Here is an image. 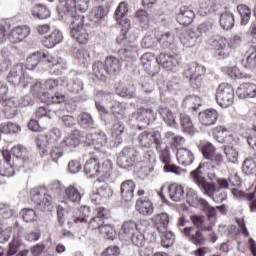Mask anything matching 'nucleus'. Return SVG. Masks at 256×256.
<instances>
[{
	"label": "nucleus",
	"mask_w": 256,
	"mask_h": 256,
	"mask_svg": "<svg viewBox=\"0 0 256 256\" xmlns=\"http://www.w3.org/2000/svg\"><path fill=\"white\" fill-rule=\"evenodd\" d=\"M137 160V151L133 148H124L117 158V165L120 169H129Z\"/></svg>",
	"instance_id": "10"
},
{
	"label": "nucleus",
	"mask_w": 256,
	"mask_h": 256,
	"mask_svg": "<svg viewBox=\"0 0 256 256\" xmlns=\"http://www.w3.org/2000/svg\"><path fill=\"white\" fill-rule=\"evenodd\" d=\"M19 249H21V242L19 239L13 238L9 243V248L7 250L6 256H13L19 253Z\"/></svg>",
	"instance_id": "61"
},
{
	"label": "nucleus",
	"mask_w": 256,
	"mask_h": 256,
	"mask_svg": "<svg viewBox=\"0 0 256 256\" xmlns=\"http://www.w3.org/2000/svg\"><path fill=\"white\" fill-rule=\"evenodd\" d=\"M50 191L56 193L55 195L47 193L45 187H38L34 189V203L38 206V209L43 211L45 207H49L53 201H55V197H59L61 195V190L63 186H61V182L53 181L50 185Z\"/></svg>",
	"instance_id": "1"
},
{
	"label": "nucleus",
	"mask_w": 256,
	"mask_h": 256,
	"mask_svg": "<svg viewBox=\"0 0 256 256\" xmlns=\"http://www.w3.org/2000/svg\"><path fill=\"white\" fill-rule=\"evenodd\" d=\"M216 101L222 109L231 107L235 101V91L233 87L227 83L220 84L216 92Z\"/></svg>",
	"instance_id": "5"
},
{
	"label": "nucleus",
	"mask_w": 256,
	"mask_h": 256,
	"mask_svg": "<svg viewBox=\"0 0 256 256\" xmlns=\"http://www.w3.org/2000/svg\"><path fill=\"white\" fill-rule=\"evenodd\" d=\"M31 71H33L32 65L26 64L25 69H23V65L17 64L10 70L7 80L12 85L23 83V86L27 87V84L31 83Z\"/></svg>",
	"instance_id": "2"
},
{
	"label": "nucleus",
	"mask_w": 256,
	"mask_h": 256,
	"mask_svg": "<svg viewBox=\"0 0 256 256\" xmlns=\"http://www.w3.org/2000/svg\"><path fill=\"white\" fill-rule=\"evenodd\" d=\"M159 37H161L160 31L155 30L148 32L142 39V47H144V49H151L153 47H157V45L159 44Z\"/></svg>",
	"instance_id": "22"
},
{
	"label": "nucleus",
	"mask_w": 256,
	"mask_h": 256,
	"mask_svg": "<svg viewBox=\"0 0 256 256\" xmlns=\"http://www.w3.org/2000/svg\"><path fill=\"white\" fill-rule=\"evenodd\" d=\"M121 197L124 201H133L135 197V182L133 180H125L120 185Z\"/></svg>",
	"instance_id": "17"
},
{
	"label": "nucleus",
	"mask_w": 256,
	"mask_h": 256,
	"mask_svg": "<svg viewBox=\"0 0 256 256\" xmlns=\"http://www.w3.org/2000/svg\"><path fill=\"white\" fill-rule=\"evenodd\" d=\"M234 199H243L244 201H251L255 197V192L245 193L237 188L231 190Z\"/></svg>",
	"instance_id": "56"
},
{
	"label": "nucleus",
	"mask_w": 256,
	"mask_h": 256,
	"mask_svg": "<svg viewBox=\"0 0 256 256\" xmlns=\"http://www.w3.org/2000/svg\"><path fill=\"white\" fill-rule=\"evenodd\" d=\"M174 241H175V234H173V232H165L161 236V245H162V247H165L166 249L168 247H171V245H173Z\"/></svg>",
	"instance_id": "62"
},
{
	"label": "nucleus",
	"mask_w": 256,
	"mask_h": 256,
	"mask_svg": "<svg viewBox=\"0 0 256 256\" xmlns=\"http://www.w3.org/2000/svg\"><path fill=\"white\" fill-rule=\"evenodd\" d=\"M195 19V12L188 6H182L176 15V21L180 25H191Z\"/></svg>",
	"instance_id": "15"
},
{
	"label": "nucleus",
	"mask_w": 256,
	"mask_h": 256,
	"mask_svg": "<svg viewBox=\"0 0 256 256\" xmlns=\"http://www.w3.org/2000/svg\"><path fill=\"white\" fill-rule=\"evenodd\" d=\"M158 43H160V45H162L164 49L169 48L170 45H173V43H175V34L171 32H160V36L158 37Z\"/></svg>",
	"instance_id": "41"
},
{
	"label": "nucleus",
	"mask_w": 256,
	"mask_h": 256,
	"mask_svg": "<svg viewBox=\"0 0 256 256\" xmlns=\"http://www.w3.org/2000/svg\"><path fill=\"white\" fill-rule=\"evenodd\" d=\"M183 105L192 109V111H197L201 107V98L198 96H187L183 101Z\"/></svg>",
	"instance_id": "45"
},
{
	"label": "nucleus",
	"mask_w": 256,
	"mask_h": 256,
	"mask_svg": "<svg viewBox=\"0 0 256 256\" xmlns=\"http://www.w3.org/2000/svg\"><path fill=\"white\" fill-rule=\"evenodd\" d=\"M135 222L134 221H126L122 224L120 235L123 239H127V237H131V235H135Z\"/></svg>",
	"instance_id": "42"
},
{
	"label": "nucleus",
	"mask_w": 256,
	"mask_h": 256,
	"mask_svg": "<svg viewBox=\"0 0 256 256\" xmlns=\"http://www.w3.org/2000/svg\"><path fill=\"white\" fill-rule=\"evenodd\" d=\"M139 139L142 147H150L153 142L157 145V140L158 143H161V133L159 131L153 133L144 132L139 136Z\"/></svg>",
	"instance_id": "25"
},
{
	"label": "nucleus",
	"mask_w": 256,
	"mask_h": 256,
	"mask_svg": "<svg viewBox=\"0 0 256 256\" xmlns=\"http://www.w3.org/2000/svg\"><path fill=\"white\" fill-rule=\"evenodd\" d=\"M14 211L9 204L0 203V217L2 219H11L14 215Z\"/></svg>",
	"instance_id": "59"
},
{
	"label": "nucleus",
	"mask_w": 256,
	"mask_h": 256,
	"mask_svg": "<svg viewBox=\"0 0 256 256\" xmlns=\"http://www.w3.org/2000/svg\"><path fill=\"white\" fill-rule=\"evenodd\" d=\"M93 73L95 75V77H97V79H100V81H105V79H107V67L105 66V64H103V62L100 61H96L93 64Z\"/></svg>",
	"instance_id": "38"
},
{
	"label": "nucleus",
	"mask_w": 256,
	"mask_h": 256,
	"mask_svg": "<svg viewBox=\"0 0 256 256\" xmlns=\"http://www.w3.org/2000/svg\"><path fill=\"white\" fill-rule=\"evenodd\" d=\"M185 225H187V219H185V216H181L177 223L180 233L187 237L194 245H203V243H205L203 234L199 230L195 231L194 227H185Z\"/></svg>",
	"instance_id": "6"
},
{
	"label": "nucleus",
	"mask_w": 256,
	"mask_h": 256,
	"mask_svg": "<svg viewBox=\"0 0 256 256\" xmlns=\"http://www.w3.org/2000/svg\"><path fill=\"white\" fill-rule=\"evenodd\" d=\"M235 25V16L231 12H224L220 15V27L224 29V31H229V29H233Z\"/></svg>",
	"instance_id": "33"
},
{
	"label": "nucleus",
	"mask_w": 256,
	"mask_h": 256,
	"mask_svg": "<svg viewBox=\"0 0 256 256\" xmlns=\"http://www.w3.org/2000/svg\"><path fill=\"white\" fill-rule=\"evenodd\" d=\"M116 93L120 97H135V86L133 85H128L125 86L123 84H119L118 87H116Z\"/></svg>",
	"instance_id": "44"
},
{
	"label": "nucleus",
	"mask_w": 256,
	"mask_h": 256,
	"mask_svg": "<svg viewBox=\"0 0 256 256\" xmlns=\"http://www.w3.org/2000/svg\"><path fill=\"white\" fill-rule=\"evenodd\" d=\"M238 13L241 17V25H247L251 20V9L247 7V5H238L237 7Z\"/></svg>",
	"instance_id": "48"
},
{
	"label": "nucleus",
	"mask_w": 256,
	"mask_h": 256,
	"mask_svg": "<svg viewBox=\"0 0 256 256\" xmlns=\"http://www.w3.org/2000/svg\"><path fill=\"white\" fill-rule=\"evenodd\" d=\"M118 55L122 61H133L135 55H137V46L131 45L127 48L118 50Z\"/></svg>",
	"instance_id": "37"
},
{
	"label": "nucleus",
	"mask_w": 256,
	"mask_h": 256,
	"mask_svg": "<svg viewBox=\"0 0 256 256\" xmlns=\"http://www.w3.org/2000/svg\"><path fill=\"white\" fill-rule=\"evenodd\" d=\"M158 111L163 121L168 124V127H175V116H173V112L169 108L161 107Z\"/></svg>",
	"instance_id": "43"
},
{
	"label": "nucleus",
	"mask_w": 256,
	"mask_h": 256,
	"mask_svg": "<svg viewBox=\"0 0 256 256\" xmlns=\"http://www.w3.org/2000/svg\"><path fill=\"white\" fill-rule=\"evenodd\" d=\"M4 108H3V113L7 119H13L15 115H17V107L18 104L15 100L13 99H8L3 102Z\"/></svg>",
	"instance_id": "35"
},
{
	"label": "nucleus",
	"mask_w": 256,
	"mask_h": 256,
	"mask_svg": "<svg viewBox=\"0 0 256 256\" xmlns=\"http://www.w3.org/2000/svg\"><path fill=\"white\" fill-rule=\"evenodd\" d=\"M103 219H109V210L103 207L96 208V216L89 221V229H92V231L98 229L99 231L103 226Z\"/></svg>",
	"instance_id": "12"
},
{
	"label": "nucleus",
	"mask_w": 256,
	"mask_h": 256,
	"mask_svg": "<svg viewBox=\"0 0 256 256\" xmlns=\"http://www.w3.org/2000/svg\"><path fill=\"white\" fill-rule=\"evenodd\" d=\"M224 153L229 163H237L239 159V152L233 146L224 147Z\"/></svg>",
	"instance_id": "54"
},
{
	"label": "nucleus",
	"mask_w": 256,
	"mask_h": 256,
	"mask_svg": "<svg viewBox=\"0 0 256 256\" xmlns=\"http://www.w3.org/2000/svg\"><path fill=\"white\" fill-rule=\"evenodd\" d=\"M125 111H127V106L125 103H121L118 101H113L112 105L110 106V113L121 121V119H125Z\"/></svg>",
	"instance_id": "30"
},
{
	"label": "nucleus",
	"mask_w": 256,
	"mask_h": 256,
	"mask_svg": "<svg viewBox=\"0 0 256 256\" xmlns=\"http://www.w3.org/2000/svg\"><path fill=\"white\" fill-rule=\"evenodd\" d=\"M218 113L215 109H207L204 112L199 113V121L205 127H209L211 125H215L217 123Z\"/></svg>",
	"instance_id": "21"
},
{
	"label": "nucleus",
	"mask_w": 256,
	"mask_h": 256,
	"mask_svg": "<svg viewBox=\"0 0 256 256\" xmlns=\"http://www.w3.org/2000/svg\"><path fill=\"white\" fill-rule=\"evenodd\" d=\"M242 67L247 71H255L256 69V46H252L247 51L246 58L242 60Z\"/></svg>",
	"instance_id": "27"
},
{
	"label": "nucleus",
	"mask_w": 256,
	"mask_h": 256,
	"mask_svg": "<svg viewBox=\"0 0 256 256\" xmlns=\"http://www.w3.org/2000/svg\"><path fill=\"white\" fill-rule=\"evenodd\" d=\"M242 171L246 173V175H253L256 173V163L253 158H248L244 161L242 166Z\"/></svg>",
	"instance_id": "57"
},
{
	"label": "nucleus",
	"mask_w": 256,
	"mask_h": 256,
	"mask_svg": "<svg viewBox=\"0 0 256 256\" xmlns=\"http://www.w3.org/2000/svg\"><path fill=\"white\" fill-rule=\"evenodd\" d=\"M0 175L2 177H13L15 175V168L11 162L0 161Z\"/></svg>",
	"instance_id": "47"
},
{
	"label": "nucleus",
	"mask_w": 256,
	"mask_h": 256,
	"mask_svg": "<svg viewBox=\"0 0 256 256\" xmlns=\"http://www.w3.org/2000/svg\"><path fill=\"white\" fill-rule=\"evenodd\" d=\"M81 135H79V130H74L73 133L64 139V145L66 147H78L81 143Z\"/></svg>",
	"instance_id": "46"
},
{
	"label": "nucleus",
	"mask_w": 256,
	"mask_h": 256,
	"mask_svg": "<svg viewBox=\"0 0 256 256\" xmlns=\"http://www.w3.org/2000/svg\"><path fill=\"white\" fill-rule=\"evenodd\" d=\"M113 173V163L111 160H104L101 165L98 164V177L109 179Z\"/></svg>",
	"instance_id": "34"
},
{
	"label": "nucleus",
	"mask_w": 256,
	"mask_h": 256,
	"mask_svg": "<svg viewBox=\"0 0 256 256\" xmlns=\"http://www.w3.org/2000/svg\"><path fill=\"white\" fill-rule=\"evenodd\" d=\"M105 66L108 75H113V73H119L121 71V61L114 56H109L106 58Z\"/></svg>",
	"instance_id": "32"
},
{
	"label": "nucleus",
	"mask_w": 256,
	"mask_h": 256,
	"mask_svg": "<svg viewBox=\"0 0 256 256\" xmlns=\"http://www.w3.org/2000/svg\"><path fill=\"white\" fill-rule=\"evenodd\" d=\"M89 3L91 0H66V6L71 19L83 15L82 13H87L89 9Z\"/></svg>",
	"instance_id": "8"
},
{
	"label": "nucleus",
	"mask_w": 256,
	"mask_h": 256,
	"mask_svg": "<svg viewBox=\"0 0 256 256\" xmlns=\"http://www.w3.org/2000/svg\"><path fill=\"white\" fill-rule=\"evenodd\" d=\"M67 89L71 93H79L83 91V81L78 78L72 79L67 83Z\"/></svg>",
	"instance_id": "55"
},
{
	"label": "nucleus",
	"mask_w": 256,
	"mask_h": 256,
	"mask_svg": "<svg viewBox=\"0 0 256 256\" xmlns=\"http://www.w3.org/2000/svg\"><path fill=\"white\" fill-rule=\"evenodd\" d=\"M86 139L88 143H92V145H95L96 143L101 146L107 145V136L105 135V133H102L101 131H99V133L88 134L86 136Z\"/></svg>",
	"instance_id": "39"
},
{
	"label": "nucleus",
	"mask_w": 256,
	"mask_h": 256,
	"mask_svg": "<svg viewBox=\"0 0 256 256\" xmlns=\"http://www.w3.org/2000/svg\"><path fill=\"white\" fill-rule=\"evenodd\" d=\"M200 34L192 30L184 31L180 34V42L183 47H195V45H199L201 43V39L199 38Z\"/></svg>",
	"instance_id": "14"
},
{
	"label": "nucleus",
	"mask_w": 256,
	"mask_h": 256,
	"mask_svg": "<svg viewBox=\"0 0 256 256\" xmlns=\"http://www.w3.org/2000/svg\"><path fill=\"white\" fill-rule=\"evenodd\" d=\"M211 45L212 47H214L215 53L220 59H227V57L231 55V42H229L227 38L222 36H216L213 39Z\"/></svg>",
	"instance_id": "9"
},
{
	"label": "nucleus",
	"mask_w": 256,
	"mask_h": 256,
	"mask_svg": "<svg viewBox=\"0 0 256 256\" xmlns=\"http://www.w3.org/2000/svg\"><path fill=\"white\" fill-rule=\"evenodd\" d=\"M212 134L218 143H225L227 136H230L229 130L227 129H214Z\"/></svg>",
	"instance_id": "60"
},
{
	"label": "nucleus",
	"mask_w": 256,
	"mask_h": 256,
	"mask_svg": "<svg viewBox=\"0 0 256 256\" xmlns=\"http://www.w3.org/2000/svg\"><path fill=\"white\" fill-rule=\"evenodd\" d=\"M99 233L104 239H115V228L111 224H102Z\"/></svg>",
	"instance_id": "50"
},
{
	"label": "nucleus",
	"mask_w": 256,
	"mask_h": 256,
	"mask_svg": "<svg viewBox=\"0 0 256 256\" xmlns=\"http://www.w3.org/2000/svg\"><path fill=\"white\" fill-rule=\"evenodd\" d=\"M154 221L157 225H162L163 229H167V227H169L171 218L169 217V214L162 212L154 216Z\"/></svg>",
	"instance_id": "53"
},
{
	"label": "nucleus",
	"mask_w": 256,
	"mask_h": 256,
	"mask_svg": "<svg viewBox=\"0 0 256 256\" xmlns=\"http://www.w3.org/2000/svg\"><path fill=\"white\" fill-rule=\"evenodd\" d=\"M109 13V10L105 6H95L91 9L89 13V19L93 23H99V21H102V19H105L107 17V14Z\"/></svg>",
	"instance_id": "28"
},
{
	"label": "nucleus",
	"mask_w": 256,
	"mask_h": 256,
	"mask_svg": "<svg viewBox=\"0 0 256 256\" xmlns=\"http://www.w3.org/2000/svg\"><path fill=\"white\" fill-rule=\"evenodd\" d=\"M127 13H129V8L126 2H120L115 11V20L122 28V35L117 38V43H125L127 40V33H129V28L131 27V22L127 19Z\"/></svg>",
	"instance_id": "4"
},
{
	"label": "nucleus",
	"mask_w": 256,
	"mask_h": 256,
	"mask_svg": "<svg viewBox=\"0 0 256 256\" xmlns=\"http://www.w3.org/2000/svg\"><path fill=\"white\" fill-rule=\"evenodd\" d=\"M65 196L68 201H71L72 203H79V201H81V192H79V190L73 185L66 188Z\"/></svg>",
	"instance_id": "40"
},
{
	"label": "nucleus",
	"mask_w": 256,
	"mask_h": 256,
	"mask_svg": "<svg viewBox=\"0 0 256 256\" xmlns=\"http://www.w3.org/2000/svg\"><path fill=\"white\" fill-rule=\"evenodd\" d=\"M85 16L78 15L74 19H71L70 22V35L77 43L85 45L89 41V34L84 27Z\"/></svg>",
	"instance_id": "3"
},
{
	"label": "nucleus",
	"mask_w": 256,
	"mask_h": 256,
	"mask_svg": "<svg viewBox=\"0 0 256 256\" xmlns=\"http://www.w3.org/2000/svg\"><path fill=\"white\" fill-rule=\"evenodd\" d=\"M156 151L159 153L160 161L164 163V165L171 163V152L169 151V146L167 143L163 142L162 140L159 142V140L156 138Z\"/></svg>",
	"instance_id": "26"
},
{
	"label": "nucleus",
	"mask_w": 256,
	"mask_h": 256,
	"mask_svg": "<svg viewBox=\"0 0 256 256\" xmlns=\"http://www.w3.org/2000/svg\"><path fill=\"white\" fill-rule=\"evenodd\" d=\"M153 202L147 198H140L136 202V210L141 215H153Z\"/></svg>",
	"instance_id": "29"
},
{
	"label": "nucleus",
	"mask_w": 256,
	"mask_h": 256,
	"mask_svg": "<svg viewBox=\"0 0 256 256\" xmlns=\"http://www.w3.org/2000/svg\"><path fill=\"white\" fill-rule=\"evenodd\" d=\"M236 95L239 99H256V84L255 83H243L237 90Z\"/></svg>",
	"instance_id": "16"
},
{
	"label": "nucleus",
	"mask_w": 256,
	"mask_h": 256,
	"mask_svg": "<svg viewBox=\"0 0 256 256\" xmlns=\"http://www.w3.org/2000/svg\"><path fill=\"white\" fill-rule=\"evenodd\" d=\"M34 13L38 17V19H49L51 17V11L47 9L45 5H35Z\"/></svg>",
	"instance_id": "51"
},
{
	"label": "nucleus",
	"mask_w": 256,
	"mask_h": 256,
	"mask_svg": "<svg viewBox=\"0 0 256 256\" xmlns=\"http://www.w3.org/2000/svg\"><path fill=\"white\" fill-rule=\"evenodd\" d=\"M79 214V216H77L74 219V222L76 223H87L88 219H89V213H90V208L87 206H82L80 208V210H77Z\"/></svg>",
	"instance_id": "58"
},
{
	"label": "nucleus",
	"mask_w": 256,
	"mask_h": 256,
	"mask_svg": "<svg viewBox=\"0 0 256 256\" xmlns=\"http://www.w3.org/2000/svg\"><path fill=\"white\" fill-rule=\"evenodd\" d=\"M191 177L193 182L202 190L204 195H207V197L212 199L217 187L215 186V183L207 181L205 175H203V172L201 171V165L195 171L191 172Z\"/></svg>",
	"instance_id": "7"
},
{
	"label": "nucleus",
	"mask_w": 256,
	"mask_h": 256,
	"mask_svg": "<svg viewBox=\"0 0 256 256\" xmlns=\"http://www.w3.org/2000/svg\"><path fill=\"white\" fill-rule=\"evenodd\" d=\"M84 173L88 177H99V161L97 158H91L84 165Z\"/></svg>",
	"instance_id": "31"
},
{
	"label": "nucleus",
	"mask_w": 256,
	"mask_h": 256,
	"mask_svg": "<svg viewBox=\"0 0 256 256\" xmlns=\"http://www.w3.org/2000/svg\"><path fill=\"white\" fill-rule=\"evenodd\" d=\"M29 33H31V28L28 26L15 27L8 34V41L10 43H21L23 39H27Z\"/></svg>",
	"instance_id": "13"
},
{
	"label": "nucleus",
	"mask_w": 256,
	"mask_h": 256,
	"mask_svg": "<svg viewBox=\"0 0 256 256\" xmlns=\"http://www.w3.org/2000/svg\"><path fill=\"white\" fill-rule=\"evenodd\" d=\"M157 59L158 58H156L151 52H147L142 55L141 63L149 75H153L155 73V67L157 66V63H159Z\"/></svg>",
	"instance_id": "18"
},
{
	"label": "nucleus",
	"mask_w": 256,
	"mask_h": 256,
	"mask_svg": "<svg viewBox=\"0 0 256 256\" xmlns=\"http://www.w3.org/2000/svg\"><path fill=\"white\" fill-rule=\"evenodd\" d=\"M63 42V32L59 30L52 31L47 37L42 41L44 47L47 49H53L56 45Z\"/></svg>",
	"instance_id": "19"
},
{
	"label": "nucleus",
	"mask_w": 256,
	"mask_h": 256,
	"mask_svg": "<svg viewBox=\"0 0 256 256\" xmlns=\"http://www.w3.org/2000/svg\"><path fill=\"white\" fill-rule=\"evenodd\" d=\"M79 125L84 129H87V127H91L93 125V118L91 117V114L87 112L82 113L80 115Z\"/></svg>",
	"instance_id": "64"
},
{
	"label": "nucleus",
	"mask_w": 256,
	"mask_h": 256,
	"mask_svg": "<svg viewBox=\"0 0 256 256\" xmlns=\"http://www.w3.org/2000/svg\"><path fill=\"white\" fill-rule=\"evenodd\" d=\"M48 63H51L52 65V71L53 73H55L56 75H59L63 69H65V62H63V59H55L53 57H49L47 58Z\"/></svg>",
	"instance_id": "49"
},
{
	"label": "nucleus",
	"mask_w": 256,
	"mask_h": 256,
	"mask_svg": "<svg viewBox=\"0 0 256 256\" xmlns=\"http://www.w3.org/2000/svg\"><path fill=\"white\" fill-rule=\"evenodd\" d=\"M190 219H191L194 227L199 229L198 231H200V232L201 231H208V233H211V231H213V226H211V225L206 226L205 216L192 215V216H190Z\"/></svg>",
	"instance_id": "36"
},
{
	"label": "nucleus",
	"mask_w": 256,
	"mask_h": 256,
	"mask_svg": "<svg viewBox=\"0 0 256 256\" xmlns=\"http://www.w3.org/2000/svg\"><path fill=\"white\" fill-rule=\"evenodd\" d=\"M179 55L177 54H169V53H160L157 62L158 65L167 69V71H173L177 65H179Z\"/></svg>",
	"instance_id": "11"
},
{
	"label": "nucleus",
	"mask_w": 256,
	"mask_h": 256,
	"mask_svg": "<svg viewBox=\"0 0 256 256\" xmlns=\"http://www.w3.org/2000/svg\"><path fill=\"white\" fill-rule=\"evenodd\" d=\"M151 115H153V109L140 108L133 114V117L136 121H145V119L151 117Z\"/></svg>",
	"instance_id": "52"
},
{
	"label": "nucleus",
	"mask_w": 256,
	"mask_h": 256,
	"mask_svg": "<svg viewBox=\"0 0 256 256\" xmlns=\"http://www.w3.org/2000/svg\"><path fill=\"white\" fill-rule=\"evenodd\" d=\"M11 154L16 157V159H22L24 165H29L31 157V152L24 145H16L11 148Z\"/></svg>",
	"instance_id": "23"
},
{
	"label": "nucleus",
	"mask_w": 256,
	"mask_h": 256,
	"mask_svg": "<svg viewBox=\"0 0 256 256\" xmlns=\"http://www.w3.org/2000/svg\"><path fill=\"white\" fill-rule=\"evenodd\" d=\"M169 197L172 201H183L185 199V188L179 183H172L168 187Z\"/></svg>",
	"instance_id": "24"
},
{
	"label": "nucleus",
	"mask_w": 256,
	"mask_h": 256,
	"mask_svg": "<svg viewBox=\"0 0 256 256\" xmlns=\"http://www.w3.org/2000/svg\"><path fill=\"white\" fill-rule=\"evenodd\" d=\"M177 161L180 165H183L184 167H188V165H192L193 161H195V156L193 155V152H191L187 148H180L177 150L176 153Z\"/></svg>",
	"instance_id": "20"
},
{
	"label": "nucleus",
	"mask_w": 256,
	"mask_h": 256,
	"mask_svg": "<svg viewBox=\"0 0 256 256\" xmlns=\"http://www.w3.org/2000/svg\"><path fill=\"white\" fill-rule=\"evenodd\" d=\"M201 151L205 159H209L211 156L215 154V146H213L211 142H205L201 146Z\"/></svg>",
	"instance_id": "63"
}]
</instances>
